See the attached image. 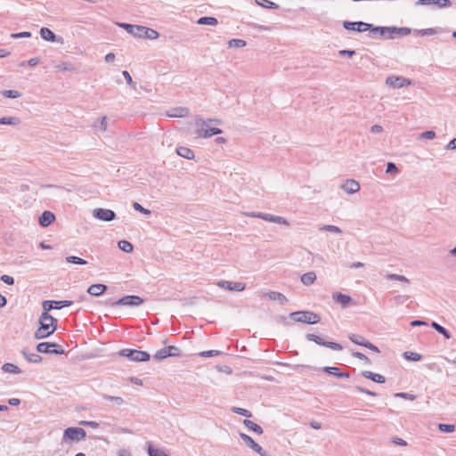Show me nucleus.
Returning <instances> with one entry per match:
<instances>
[{
	"instance_id": "obj_1",
	"label": "nucleus",
	"mask_w": 456,
	"mask_h": 456,
	"mask_svg": "<svg viewBox=\"0 0 456 456\" xmlns=\"http://www.w3.org/2000/svg\"><path fill=\"white\" fill-rule=\"evenodd\" d=\"M39 328L35 331L36 339H44L54 333L57 329V320L48 313H42L39 318Z\"/></svg>"
},
{
	"instance_id": "obj_2",
	"label": "nucleus",
	"mask_w": 456,
	"mask_h": 456,
	"mask_svg": "<svg viewBox=\"0 0 456 456\" xmlns=\"http://www.w3.org/2000/svg\"><path fill=\"white\" fill-rule=\"evenodd\" d=\"M211 123H215V124H220V120L219 119H208V120H204L200 118H196V121H195V125H196V134L199 137H203V138H209L213 135H216V134H220L223 133L222 129L220 128H217V127H211L209 128V125Z\"/></svg>"
},
{
	"instance_id": "obj_3",
	"label": "nucleus",
	"mask_w": 456,
	"mask_h": 456,
	"mask_svg": "<svg viewBox=\"0 0 456 456\" xmlns=\"http://www.w3.org/2000/svg\"><path fill=\"white\" fill-rule=\"evenodd\" d=\"M289 317L298 322H304L307 324H316L321 321V317L310 311H297L289 314Z\"/></svg>"
},
{
	"instance_id": "obj_4",
	"label": "nucleus",
	"mask_w": 456,
	"mask_h": 456,
	"mask_svg": "<svg viewBox=\"0 0 456 456\" xmlns=\"http://www.w3.org/2000/svg\"><path fill=\"white\" fill-rule=\"evenodd\" d=\"M118 354L120 356H124L128 358L133 362H146L150 360L151 355L149 353L145 351H140L135 349H122L119 351Z\"/></svg>"
},
{
	"instance_id": "obj_5",
	"label": "nucleus",
	"mask_w": 456,
	"mask_h": 456,
	"mask_svg": "<svg viewBox=\"0 0 456 456\" xmlns=\"http://www.w3.org/2000/svg\"><path fill=\"white\" fill-rule=\"evenodd\" d=\"M86 431L81 428H68L64 430L63 435V440L67 442L74 441V442H79L86 438Z\"/></svg>"
},
{
	"instance_id": "obj_6",
	"label": "nucleus",
	"mask_w": 456,
	"mask_h": 456,
	"mask_svg": "<svg viewBox=\"0 0 456 456\" xmlns=\"http://www.w3.org/2000/svg\"><path fill=\"white\" fill-rule=\"evenodd\" d=\"M37 351L42 354H62L64 350L61 346L52 342H41L37 345Z\"/></svg>"
},
{
	"instance_id": "obj_7",
	"label": "nucleus",
	"mask_w": 456,
	"mask_h": 456,
	"mask_svg": "<svg viewBox=\"0 0 456 456\" xmlns=\"http://www.w3.org/2000/svg\"><path fill=\"white\" fill-rule=\"evenodd\" d=\"M305 338L309 341H313L320 346L329 347L335 351H341L343 349V346L340 344L336 343V342H331V341H325L321 337H319L315 334H312V333L306 334Z\"/></svg>"
},
{
	"instance_id": "obj_8",
	"label": "nucleus",
	"mask_w": 456,
	"mask_h": 456,
	"mask_svg": "<svg viewBox=\"0 0 456 456\" xmlns=\"http://www.w3.org/2000/svg\"><path fill=\"white\" fill-rule=\"evenodd\" d=\"M143 303V299L139 296L128 295L124 296L119 300L112 302L111 305H128V306H138Z\"/></svg>"
},
{
	"instance_id": "obj_9",
	"label": "nucleus",
	"mask_w": 456,
	"mask_h": 456,
	"mask_svg": "<svg viewBox=\"0 0 456 456\" xmlns=\"http://www.w3.org/2000/svg\"><path fill=\"white\" fill-rule=\"evenodd\" d=\"M386 84L395 88H402L404 86H411L412 81L402 76H389L386 79Z\"/></svg>"
},
{
	"instance_id": "obj_10",
	"label": "nucleus",
	"mask_w": 456,
	"mask_h": 456,
	"mask_svg": "<svg viewBox=\"0 0 456 456\" xmlns=\"http://www.w3.org/2000/svg\"><path fill=\"white\" fill-rule=\"evenodd\" d=\"M180 355H181V350L178 347H176L175 346H167V347L158 350L153 357L156 360H163L169 356H180Z\"/></svg>"
},
{
	"instance_id": "obj_11",
	"label": "nucleus",
	"mask_w": 456,
	"mask_h": 456,
	"mask_svg": "<svg viewBox=\"0 0 456 456\" xmlns=\"http://www.w3.org/2000/svg\"><path fill=\"white\" fill-rule=\"evenodd\" d=\"M93 216L101 221L110 222L116 218V214L111 209L98 208L93 210Z\"/></svg>"
},
{
	"instance_id": "obj_12",
	"label": "nucleus",
	"mask_w": 456,
	"mask_h": 456,
	"mask_svg": "<svg viewBox=\"0 0 456 456\" xmlns=\"http://www.w3.org/2000/svg\"><path fill=\"white\" fill-rule=\"evenodd\" d=\"M343 27L346 30H353L357 32H364L367 30H370V28L372 27V24L366 23L363 21H344Z\"/></svg>"
},
{
	"instance_id": "obj_13",
	"label": "nucleus",
	"mask_w": 456,
	"mask_h": 456,
	"mask_svg": "<svg viewBox=\"0 0 456 456\" xmlns=\"http://www.w3.org/2000/svg\"><path fill=\"white\" fill-rule=\"evenodd\" d=\"M240 436L249 448H251L260 456H267L266 452L258 444H256L249 436L244 433H240Z\"/></svg>"
},
{
	"instance_id": "obj_14",
	"label": "nucleus",
	"mask_w": 456,
	"mask_h": 456,
	"mask_svg": "<svg viewBox=\"0 0 456 456\" xmlns=\"http://www.w3.org/2000/svg\"><path fill=\"white\" fill-rule=\"evenodd\" d=\"M411 34V28H396L388 27V32L387 33V39H394L396 37H403Z\"/></svg>"
},
{
	"instance_id": "obj_15",
	"label": "nucleus",
	"mask_w": 456,
	"mask_h": 456,
	"mask_svg": "<svg viewBox=\"0 0 456 456\" xmlns=\"http://www.w3.org/2000/svg\"><path fill=\"white\" fill-rule=\"evenodd\" d=\"M216 285L221 289L231 291H242L246 288V284L243 282H233L229 281H219Z\"/></svg>"
},
{
	"instance_id": "obj_16",
	"label": "nucleus",
	"mask_w": 456,
	"mask_h": 456,
	"mask_svg": "<svg viewBox=\"0 0 456 456\" xmlns=\"http://www.w3.org/2000/svg\"><path fill=\"white\" fill-rule=\"evenodd\" d=\"M118 26L125 28L129 34L138 37H141V36L142 35V29L144 27L141 25H132L128 23H119Z\"/></svg>"
},
{
	"instance_id": "obj_17",
	"label": "nucleus",
	"mask_w": 456,
	"mask_h": 456,
	"mask_svg": "<svg viewBox=\"0 0 456 456\" xmlns=\"http://www.w3.org/2000/svg\"><path fill=\"white\" fill-rule=\"evenodd\" d=\"M341 188L348 194H354L360 190V184L354 179H348L341 185Z\"/></svg>"
},
{
	"instance_id": "obj_18",
	"label": "nucleus",
	"mask_w": 456,
	"mask_h": 456,
	"mask_svg": "<svg viewBox=\"0 0 456 456\" xmlns=\"http://www.w3.org/2000/svg\"><path fill=\"white\" fill-rule=\"evenodd\" d=\"M260 218L265 221H268V222H272V223H275V224H284V225L289 224V222L287 221V219H285L284 217L279 216H273V215L268 214V213L261 212Z\"/></svg>"
},
{
	"instance_id": "obj_19",
	"label": "nucleus",
	"mask_w": 456,
	"mask_h": 456,
	"mask_svg": "<svg viewBox=\"0 0 456 456\" xmlns=\"http://www.w3.org/2000/svg\"><path fill=\"white\" fill-rule=\"evenodd\" d=\"M332 298L336 303L340 304L343 308L346 307L352 302L350 296L340 292L333 293Z\"/></svg>"
},
{
	"instance_id": "obj_20",
	"label": "nucleus",
	"mask_w": 456,
	"mask_h": 456,
	"mask_svg": "<svg viewBox=\"0 0 456 456\" xmlns=\"http://www.w3.org/2000/svg\"><path fill=\"white\" fill-rule=\"evenodd\" d=\"M416 4L418 5L435 4L439 8L450 7L452 5L450 0H419Z\"/></svg>"
},
{
	"instance_id": "obj_21",
	"label": "nucleus",
	"mask_w": 456,
	"mask_h": 456,
	"mask_svg": "<svg viewBox=\"0 0 456 456\" xmlns=\"http://www.w3.org/2000/svg\"><path fill=\"white\" fill-rule=\"evenodd\" d=\"M40 36L45 41L50 42H62V38H57L56 35L48 28H42L40 29Z\"/></svg>"
},
{
	"instance_id": "obj_22",
	"label": "nucleus",
	"mask_w": 456,
	"mask_h": 456,
	"mask_svg": "<svg viewBox=\"0 0 456 456\" xmlns=\"http://www.w3.org/2000/svg\"><path fill=\"white\" fill-rule=\"evenodd\" d=\"M107 290V286L102 283L93 284L87 289L91 296L99 297Z\"/></svg>"
},
{
	"instance_id": "obj_23",
	"label": "nucleus",
	"mask_w": 456,
	"mask_h": 456,
	"mask_svg": "<svg viewBox=\"0 0 456 456\" xmlns=\"http://www.w3.org/2000/svg\"><path fill=\"white\" fill-rule=\"evenodd\" d=\"M21 354L24 358L31 363H39L42 362L43 358L38 354L30 353L28 349L24 348L21 350Z\"/></svg>"
},
{
	"instance_id": "obj_24",
	"label": "nucleus",
	"mask_w": 456,
	"mask_h": 456,
	"mask_svg": "<svg viewBox=\"0 0 456 456\" xmlns=\"http://www.w3.org/2000/svg\"><path fill=\"white\" fill-rule=\"evenodd\" d=\"M55 220L54 215L50 211H45L39 217V224L43 227L49 226Z\"/></svg>"
},
{
	"instance_id": "obj_25",
	"label": "nucleus",
	"mask_w": 456,
	"mask_h": 456,
	"mask_svg": "<svg viewBox=\"0 0 456 456\" xmlns=\"http://www.w3.org/2000/svg\"><path fill=\"white\" fill-rule=\"evenodd\" d=\"M189 114V110L185 107L173 108L167 111L170 118H183Z\"/></svg>"
},
{
	"instance_id": "obj_26",
	"label": "nucleus",
	"mask_w": 456,
	"mask_h": 456,
	"mask_svg": "<svg viewBox=\"0 0 456 456\" xmlns=\"http://www.w3.org/2000/svg\"><path fill=\"white\" fill-rule=\"evenodd\" d=\"M362 375L366 378V379H369L376 383H384L386 381V379L383 375L381 374H378V373H374L372 371H370V370H364L362 372Z\"/></svg>"
},
{
	"instance_id": "obj_27",
	"label": "nucleus",
	"mask_w": 456,
	"mask_h": 456,
	"mask_svg": "<svg viewBox=\"0 0 456 456\" xmlns=\"http://www.w3.org/2000/svg\"><path fill=\"white\" fill-rule=\"evenodd\" d=\"M176 153L186 159H194V152L192 150H191L188 147L185 146H179L176 148Z\"/></svg>"
},
{
	"instance_id": "obj_28",
	"label": "nucleus",
	"mask_w": 456,
	"mask_h": 456,
	"mask_svg": "<svg viewBox=\"0 0 456 456\" xmlns=\"http://www.w3.org/2000/svg\"><path fill=\"white\" fill-rule=\"evenodd\" d=\"M269 299L273 301H278L281 305H285L288 302V298L281 293L276 291H271L265 295Z\"/></svg>"
},
{
	"instance_id": "obj_29",
	"label": "nucleus",
	"mask_w": 456,
	"mask_h": 456,
	"mask_svg": "<svg viewBox=\"0 0 456 456\" xmlns=\"http://www.w3.org/2000/svg\"><path fill=\"white\" fill-rule=\"evenodd\" d=\"M316 281V274L314 272H308L301 276V282L305 286L312 285Z\"/></svg>"
},
{
	"instance_id": "obj_30",
	"label": "nucleus",
	"mask_w": 456,
	"mask_h": 456,
	"mask_svg": "<svg viewBox=\"0 0 456 456\" xmlns=\"http://www.w3.org/2000/svg\"><path fill=\"white\" fill-rule=\"evenodd\" d=\"M159 34L158 31H156L153 28H150L147 27H143L142 29V35L141 37L148 38V39H157L159 37Z\"/></svg>"
},
{
	"instance_id": "obj_31",
	"label": "nucleus",
	"mask_w": 456,
	"mask_h": 456,
	"mask_svg": "<svg viewBox=\"0 0 456 456\" xmlns=\"http://www.w3.org/2000/svg\"><path fill=\"white\" fill-rule=\"evenodd\" d=\"M243 424L245 427H247L248 429L252 430L253 432L261 435L263 434V428L256 423L249 420V419H244Z\"/></svg>"
},
{
	"instance_id": "obj_32",
	"label": "nucleus",
	"mask_w": 456,
	"mask_h": 456,
	"mask_svg": "<svg viewBox=\"0 0 456 456\" xmlns=\"http://www.w3.org/2000/svg\"><path fill=\"white\" fill-rule=\"evenodd\" d=\"M2 370H3V371L7 372V373H13V374L21 373V370L18 366L12 364V363H10V362H6V363L3 364Z\"/></svg>"
},
{
	"instance_id": "obj_33",
	"label": "nucleus",
	"mask_w": 456,
	"mask_h": 456,
	"mask_svg": "<svg viewBox=\"0 0 456 456\" xmlns=\"http://www.w3.org/2000/svg\"><path fill=\"white\" fill-rule=\"evenodd\" d=\"M372 33V37H376L379 34L381 37L386 38L387 33L388 32V27H372L370 28Z\"/></svg>"
},
{
	"instance_id": "obj_34",
	"label": "nucleus",
	"mask_w": 456,
	"mask_h": 456,
	"mask_svg": "<svg viewBox=\"0 0 456 456\" xmlns=\"http://www.w3.org/2000/svg\"><path fill=\"white\" fill-rule=\"evenodd\" d=\"M20 123V119L17 117H3L0 118L1 125L17 126Z\"/></svg>"
},
{
	"instance_id": "obj_35",
	"label": "nucleus",
	"mask_w": 456,
	"mask_h": 456,
	"mask_svg": "<svg viewBox=\"0 0 456 456\" xmlns=\"http://www.w3.org/2000/svg\"><path fill=\"white\" fill-rule=\"evenodd\" d=\"M431 327L435 329L437 332L442 334L445 338L449 339L451 338L450 332L444 327L441 326L439 323L432 322Z\"/></svg>"
},
{
	"instance_id": "obj_36",
	"label": "nucleus",
	"mask_w": 456,
	"mask_h": 456,
	"mask_svg": "<svg viewBox=\"0 0 456 456\" xmlns=\"http://www.w3.org/2000/svg\"><path fill=\"white\" fill-rule=\"evenodd\" d=\"M348 338L353 343L362 346H364L368 341L362 335L358 334H350Z\"/></svg>"
},
{
	"instance_id": "obj_37",
	"label": "nucleus",
	"mask_w": 456,
	"mask_h": 456,
	"mask_svg": "<svg viewBox=\"0 0 456 456\" xmlns=\"http://www.w3.org/2000/svg\"><path fill=\"white\" fill-rule=\"evenodd\" d=\"M319 230L321 232H330L336 234H340L342 232L341 229L336 225L332 224H324L320 226Z\"/></svg>"
},
{
	"instance_id": "obj_38",
	"label": "nucleus",
	"mask_w": 456,
	"mask_h": 456,
	"mask_svg": "<svg viewBox=\"0 0 456 456\" xmlns=\"http://www.w3.org/2000/svg\"><path fill=\"white\" fill-rule=\"evenodd\" d=\"M217 22L218 21L215 17H208V16L201 17L197 21V23L200 25H212V26L216 25Z\"/></svg>"
},
{
	"instance_id": "obj_39",
	"label": "nucleus",
	"mask_w": 456,
	"mask_h": 456,
	"mask_svg": "<svg viewBox=\"0 0 456 456\" xmlns=\"http://www.w3.org/2000/svg\"><path fill=\"white\" fill-rule=\"evenodd\" d=\"M403 357L406 360L413 361V362H418V361L421 360V358H422L421 354H419L418 353L411 352V351L404 352Z\"/></svg>"
},
{
	"instance_id": "obj_40",
	"label": "nucleus",
	"mask_w": 456,
	"mask_h": 456,
	"mask_svg": "<svg viewBox=\"0 0 456 456\" xmlns=\"http://www.w3.org/2000/svg\"><path fill=\"white\" fill-rule=\"evenodd\" d=\"M118 245V248L126 253H130L133 251V245L127 240H119Z\"/></svg>"
},
{
	"instance_id": "obj_41",
	"label": "nucleus",
	"mask_w": 456,
	"mask_h": 456,
	"mask_svg": "<svg viewBox=\"0 0 456 456\" xmlns=\"http://www.w3.org/2000/svg\"><path fill=\"white\" fill-rule=\"evenodd\" d=\"M256 4L268 9H277L278 4L269 0H255Z\"/></svg>"
},
{
	"instance_id": "obj_42",
	"label": "nucleus",
	"mask_w": 456,
	"mask_h": 456,
	"mask_svg": "<svg viewBox=\"0 0 456 456\" xmlns=\"http://www.w3.org/2000/svg\"><path fill=\"white\" fill-rule=\"evenodd\" d=\"M66 261H67V263L79 265H84L87 264V262L86 260H84L78 256H67Z\"/></svg>"
},
{
	"instance_id": "obj_43",
	"label": "nucleus",
	"mask_w": 456,
	"mask_h": 456,
	"mask_svg": "<svg viewBox=\"0 0 456 456\" xmlns=\"http://www.w3.org/2000/svg\"><path fill=\"white\" fill-rule=\"evenodd\" d=\"M102 397L105 400L113 402L117 405H122L125 403L124 399L120 396H112V395H102Z\"/></svg>"
},
{
	"instance_id": "obj_44",
	"label": "nucleus",
	"mask_w": 456,
	"mask_h": 456,
	"mask_svg": "<svg viewBox=\"0 0 456 456\" xmlns=\"http://www.w3.org/2000/svg\"><path fill=\"white\" fill-rule=\"evenodd\" d=\"M387 280H390V281H403L407 284L410 283V281L403 275H400V274H395V273H391V274H388L387 276Z\"/></svg>"
},
{
	"instance_id": "obj_45",
	"label": "nucleus",
	"mask_w": 456,
	"mask_h": 456,
	"mask_svg": "<svg viewBox=\"0 0 456 456\" xmlns=\"http://www.w3.org/2000/svg\"><path fill=\"white\" fill-rule=\"evenodd\" d=\"M232 411L237 413L239 415L250 418L252 416L251 412L247 409L240 408V407H232Z\"/></svg>"
},
{
	"instance_id": "obj_46",
	"label": "nucleus",
	"mask_w": 456,
	"mask_h": 456,
	"mask_svg": "<svg viewBox=\"0 0 456 456\" xmlns=\"http://www.w3.org/2000/svg\"><path fill=\"white\" fill-rule=\"evenodd\" d=\"M228 45L230 47L240 48V47H244L246 45V41H244L242 39H231L228 42Z\"/></svg>"
},
{
	"instance_id": "obj_47",
	"label": "nucleus",
	"mask_w": 456,
	"mask_h": 456,
	"mask_svg": "<svg viewBox=\"0 0 456 456\" xmlns=\"http://www.w3.org/2000/svg\"><path fill=\"white\" fill-rule=\"evenodd\" d=\"M96 129H99L102 132L107 130V118L104 116L101 118L98 123H95L94 126Z\"/></svg>"
},
{
	"instance_id": "obj_48",
	"label": "nucleus",
	"mask_w": 456,
	"mask_h": 456,
	"mask_svg": "<svg viewBox=\"0 0 456 456\" xmlns=\"http://www.w3.org/2000/svg\"><path fill=\"white\" fill-rule=\"evenodd\" d=\"M323 371L338 378H339V373H341L340 369L338 367H324Z\"/></svg>"
},
{
	"instance_id": "obj_49",
	"label": "nucleus",
	"mask_w": 456,
	"mask_h": 456,
	"mask_svg": "<svg viewBox=\"0 0 456 456\" xmlns=\"http://www.w3.org/2000/svg\"><path fill=\"white\" fill-rule=\"evenodd\" d=\"M73 304L72 301L69 300H61V301H55L54 300V309H61L63 307L70 306Z\"/></svg>"
},
{
	"instance_id": "obj_50",
	"label": "nucleus",
	"mask_w": 456,
	"mask_h": 456,
	"mask_svg": "<svg viewBox=\"0 0 456 456\" xmlns=\"http://www.w3.org/2000/svg\"><path fill=\"white\" fill-rule=\"evenodd\" d=\"M3 94L7 98L12 99L19 98L21 95L20 93L16 90H5Z\"/></svg>"
},
{
	"instance_id": "obj_51",
	"label": "nucleus",
	"mask_w": 456,
	"mask_h": 456,
	"mask_svg": "<svg viewBox=\"0 0 456 456\" xmlns=\"http://www.w3.org/2000/svg\"><path fill=\"white\" fill-rule=\"evenodd\" d=\"M43 313H48L50 310L54 309V300H45L43 302Z\"/></svg>"
},
{
	"instance_id": "obj_52",
	"label": "nucleus",
	"mask_w": 456,
	"mask_h": 456,
	"mask_svg": "<svg viewBox=\"0 0 456 456\" xmlns=\"http://www.w3.org/2000/svg\"><path fill=\"white\" fill-rule=\"evenodd\" d=\"M395 397L403 398L406 400L413 401L416 399V395L409 393L400 392L395 395Z\"/></svg>"
},
{
	"instance_id": "obj_53",
	"label": "nucleus",
	"mask_w": 456,
	"mask_h": 456,
	"mask_svg": "<svg viewBox=\"0 0 456 456\" xmlns=\"http://www.w3.org/2000/svg\"><path fill=\"white\" fill-rule=\"evenodd\" d=\"M221 354L220 351L217 350H208V351H203L200 353V356L201 357H213L217 356Z\"/></svg>"
},
{
	"instance_id": "obj_54",
	"label": "nucleus",
	"mask_w": 456,
	"mask_h": 456,
	"mask_svg": "<svg viewBox=\"0 0 456 456\" xmlns=\"http://www.w3.org/2000/svg\"><path fill=\"white\" fill-rule=\"evenodd\" d=\"M438 428L444 433H451L454 430V426L451 424H439Z\"/></svg>"
},
{
	"instance_id": "obj_55",
	"label": "nucleus",
	"mask_w": 456,
	"mask_h": 456,
	"mask_svg": "<svg viewBox=\"0 0 456 456\" xmlns=\"http://www.w3.org/2000/svg\"><path fill=\"white\" fill-rule=\"evenodd\" d=\"M133 208L136 210V211H139L144 215H150L151 214V211L147 208H144L141 204H139L138 202H134L133 204Z\"/></svg>"
},
{
	"instance_id": "obj_56",
	"label": "nucleus",
	"mask_w": 456,
	"mask_h": 456,
	"mask_svg": "<svg viewBox=\"0 0 456 456\" xmlns=\"http://www.w3.org/2000/svg\"><path fill=\"white\" fill-rule=\"evenodd\" d=\"M122 75L124 76V77H125V79H126V83H127L130 86H132L133 88H135V83L133 81L132 77H131V75L129 74V72H128L127 70H124V71L122 72Z\"/></svg>"
},
{
	"instance_id": "obj_57",
	"label": "nucleus",
	"mask_w": 456,
	"mask_h": 456,
	"mask_svg": "<svg viewBox=\"0 0 456 456\" xmlns=\"http://www.w3.org/2000/svg\"><path fill=\"white\" fill-rule=\"evenodd\" d=\"M352 355L354 357V358H357L359 360H362V361H364L366 363H370V359L365 355L363 354L361 352H354L352 354Z\"/></svg>"
},
{
	"instance_id": "obj_58",
	"label": "nucleus",
	"mask_w": 456,
	"mask_h": 456,
	"mask_svg": "<svg viewBox=\"0 0 456 456\" xmlns=\"http://www.w3.org/2000/svg\"><path fill=\"white\" fill-rule=\"evenodd\" d=\"M435 137H436V133L434 131H432V130H428V131L423 132L420 134V138L421 139L431 140V139H434Z\"/></svg>"
},
{
	"instance_id": "obj_59",
	"label": "nucleus",
	"mask_w": 456,
	"mask_h": 456,
	"mask_svg": "<svg viewBox=\"0 0 456 456\" xmlns=\"http://www.w3.org/2000/svg\"><path fill=\"white\" fill-rule=\"evenodd\" d=\"M397 172H398V168L395 163H393V162L387 163L386 173L389 174V173H397Z\"/></svg>"
},
{
	"instance_id": "obj_60",
	"label": "nucleus",
	"mask_w": 456,
	"mask_h": 456,
	"mask_svg": "<svg viewBox=\"0 0 456 456\" xmlns=\"http://www.w3.org/2000/svg\"><path fill=\"white\" fill-rule=\"evenodd\" d=\"M1 281L8 285H12L14 283V278L7 274L2 275Z\"/></svg>"
},
{
	"instance_id": "obj_61",
	"label": "nucleus",
	"mask_w": 456,
	"mask_h": 456,
	"mask_svg": "<svg viewBox=\"0 0 456 456\" xmlns=\"http://www.w3.org/2000/svg\"><path fill=\"white\" fill-rule=\"evenodd\" d=\"M80 425L85 426V427H89V428H97L99 427V423L98 422H96V421H87V420L81 421Z\"/></svg>"
},
{
	"instance_id": "obj_62",
	"label": "nucleus",
	"mask_w": 456,
	"mask_h": 456,
	"mask_svg": "<svg viewBox=\"0 0 456 456\" xmlns=\"http://www.w3.org/2000/svg\"><path fill=\"white\" fill-rule=\"evenodd\" d=\"M31 37V33L28 31L12 34V38H22V37Z\"/></svg>"
},
{
	"instance_id": "obj_63",
	"label": "nucleus",
	"mask_w": 456,
	"mask_h": 456,
	"mask_svg": "<svg viewBox=\"0 0 456 456\" xmlns=\"http://www.w3.org/2000/svg\"><path fill=\"white\" fill-rule=\"evenodd\" d=\"M338 54L340 56H348V57H352L353 55L355 54V51L354 50H340L338 52Z\"/></svg>"
},
{
	"instance_id": "obj_64",
	"label": "nucleus",
	"mask_w": 456,
	"mask_h": 456,
	"mask_svg": "<svg viewBox=\"0 0 456 456\" xmlns=\"http://www.w3.org/2000/svg\"><path fill=\"white\" fill-rule=\"evenodd\" d=\"M370 130L373 134H379L383 132V127L379 125H373Z\"/></svg>"
}]
</instances>
